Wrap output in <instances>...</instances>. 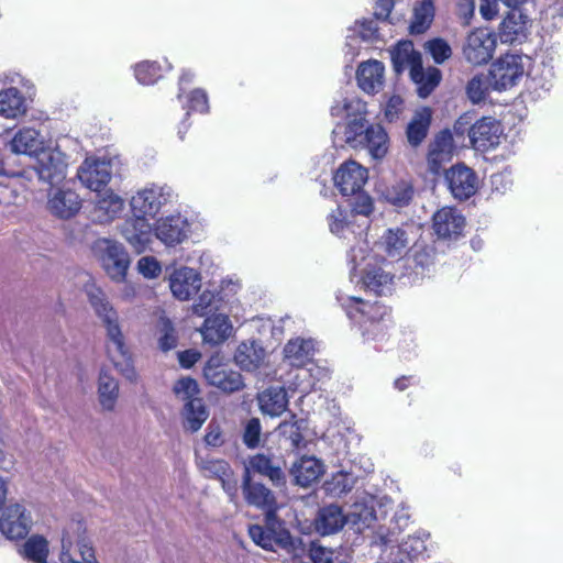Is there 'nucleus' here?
Wrapping results in <instances>:
<instances>
[{"mask_svg": "<svg viewBox=\"0 0 563 563\" xmlns=\"http://www.w3.org/2000/svg\"><path fill=\"white\" fill-rule=\"evenodd\" d=\"M10 148L15 154L37 157L34 169L41 180L53 185L64 178L62 164L54 159L52 153L45 151L38 130L30 126L19 129L10 141Z\"/></svg>", "mask_w": 563, "mask_h": 563, "instance_id": "nucleus-4", "label": "nucleus"}, {"mask_svg": "<svg viewBox=\"0 0 563 563\" xmlns=\"http://www.w3.org/2000/svg\"><path fill=\"white\" fill-rule=\"evenodd\" d=\"M368 178L367 169L354 161L345 162L334 175V184L343 196L357 194Z\"/></svg>", "mask_w": 563, "mask_h": 563, "instance_id": "nucleus-18", "label": "nucleus"}, {"mask_svg": "<svg viewBox=\"0 0 563 563\" xmlns=\"http://www.w3.org/2000/svg\"><path fill=\"white\" fill-rule=\"evenodd\" d=\"M445 179L453 197L461 201L472 197L478 188L476 174L463 164L452 166L445 173Z\"/></svg>", "mask_w": 563, "mask_h": 563, "instance_id": "nucleus-13", "label": "nucleus"}, {"mask_svg": "<svg viewBox=\"0 0 563 563\" xmlns=\"http://www.w3.org/2000/svg\"><path fill=\"white\" fill-rule=\"evenodd\" d=\"M98 393L101 406L107 410H112L118 399L119 384L103 369L99 375Z\"/></svg>", "mask_w": 563, "mask_h": 563, "instance_id": "nucleus-44", "label": "nucleus"}, {"mask_svg": "<svg viewBox=\"0 0 563 563\" xmlns=\"http://www.w3.org/2000/svg\"><path fill=\"white\" fill-rule=\"evenodd\" d=\"M173 393L184 402L181 411L184 428L190 432L198 431L209 417V410L199 396L200 388L192 377H180L174 383Z\"/></svg>", "mask_w": 563, "mask_h": 563, "instance_id": "nucleus-6", "label": "nucleus"}, {"mask_svg": "<svg viewBox=\"0 0 563 563\" xmlns=\"http://www.w3.org/2000/svg\"><path fill=\"white\" fill-rule=\"evenodd\" d=\"M261 443V422L257 418L249 419V450Z\"/></svg>", "mask_w": 563, "mask_h": 563, "instance_id": "nucleus-62", "label": "nucleus"}, {"mask_svg": "<svg viewBox=\"0 0 563 563\" xmlns=\"http://www.w3.org/2000/svg\"><path fill=\"white\" fill-rule=\"evenodd\" d=\"M496 36L487 29H476L468 34L463 45L465 59L474 65L488 63L496 49Z\"/></svg>", "mask_w": 563, "mask_h": 563, "instance_id": "nucleus-10", "label": "nucleus"}, {"mask_svg": "<svg viewBox=\"0 0 563 563\" xmlns=\"http://www.w3.org/2000/svg\"><path fill=\"white\" fill-rule=\"evenodd\" d=\"M202 373L208 385L217 387L225 394H232L244 387L241 373L229 368L219 353L209 357Z\"/></svg>", "mask_w": 563, "mask_h": 563, "instance_id": "nucleus-8", "label": "nucleus"}, {"mask_svg": "<svg viewBox=\"0 0 563 563\" xmlns=\"http://www.w3.org/2000/svg\"><path fill=\"white\" fill-rule=\"evenodd\" d=\"M209 99L207 92L201 88H196L187 95L186 109L188 117L190 112L208 113Z\"/></svg>", "mask_w": 563, "mask_h": 563, "instance_id": "nucleus-51", "label": "nucleus"}, {"mask_svg": "<svg viewBox=\"0 0 563 563\" xmlns=\"http://www.w3.org/2000/svg\"><path fill=\"white\" fill-rule=\"evenodd\" d=\"M79 180L90 190L100 192L111 179L109 165L100 159H85L78 169Z\"/></svg>", "mask_w": 563, "mask_h": 563, "instance_id": "nucleus-22", "label": "nucleus"}, {"mask_svg": "<svg viewBox=\"0 0 563 563\" xmlns=\"http://www.w3.org/2000/svg\"><path fill=\"white\" fill-rule=\"evenodd\" d=\"M354 202H353V211L357 214L368 216L373 210V201L372 198L362 191V189L357 194H353Z\"/></svg>", "mask_w": 563, "mask_h": 563, "instance_id": "nucleus-58", "label": "nucleus"}, {"mask_svg": "<svg viewBox=\"0 0 563 563\" xmlns=\"http://www.w3.org/2000/svg\"><path fill=\"white\" fill-rule=\"evenodd\" d=\"M249 332L252 333L249 342V364L256 368L265 365L267 350L273 347L274 343L282 336V329L275 327L269 318L256 317L249 320Z\"/></svg>", "mask_w": 563, "mask_h": 563, "instance_id": "nucleus-7", "label": "nucleus"}, {"mask_svg": "<svg viewBox=\"0 0 563 563\" xmlns=\"http://www.w3.org/2000/svg\"><path fill=\"white\" fill-rule=\"evenodd\" d=\"M356 481L357 475L353 471H339L324 482L323 488L328 495L340 497L351 492Z\"/></svg>", "mask_w": 563, "mask_h": 563, "instance_id": "nucleus-41", "label": "nucleus"}, {"mask_svg": "<svg viewBox=\"0 0 563 563\" xmlns=\"http://www.w3.org/2000/svg\"><path fill=\"white\" fill-rule=\"evenodd\" d=\"M258 406L264 415L278 417L288 406V397L284 387H269L257 396Z\"/></svg>", "mask_w": 563, "mask_h": 563, "instance_id": "nucleus-37", "label": "nucleus"}, {"mask_svg": "<svg viewBox=\"0 0 563 563\" xmlns=\"http://www.w3.org/2000/svg\"><path fill=\"white\" fill-rule=\"evenodd\" d=\"M134 76L142 85H154L163 77L162 66L155 60H143L134 66Z\"/></svg>", "mask_w": 563, "mask_h": 563, "instance_id": "nucleus-48", "label": "nucleus"}, {"mask_svg": "<svg viewBox=\"0 0 563 563\" xmlns=\"http://www.w3.org/2000/svg\"><path fill=\"white\" fill-rule=\"evenodd\" d=\"M282 460L271 452H262L249 456V473L253 472L267 478L276 487L286 484V474L282 467Z\"/></svg>", "mask_w": 563, "mask_h": 563, "instance_id": "nucleus-15", "label": "nucleus"}, {"mask_svg": "<svg viewBox=\"0 0 563 563\" xmlns=\"http://www.w3.org/2000/svg\"><path fill=\"white\" fill-rule=\"evenodd\" d=\"M332 117H345V124H336L333 129L335 146L347 144L352 148H367L375 159L383 158L388 150L387 133L379 124H368L366 103L357 97L344 98L331 107Z\"/></svg>", "mask_w": 563, "mask_h": 563, "instance_id": "nucleus-2", "label": "nucleus"}, {"mask_svg": "<svg viewBox=\"0 0 563 563\" xmlns=\"http://www.w3.org/2000/svg\"><path fill=\"white\" fill-rule=\"evenodd\" d=\"M453 151V140L449 131H442L431 143L428 162L432 169H437L443 162L451 158Z\"/></svg>", "mask_w": 563, "mask_h": 563, "instance_id": "nucleus-39", "label": "nucleus"}, {"mask_svg": "<svg viewBox=\"0 0 563 563\" xmlns=\"http://www.w3.org/2000/svg\"><path fill=\"white\" fill-rule=\"evenodd\" d=\"M309 556L313 563H346L344 560L339 559V553L335 550L322 547L316 542L310 544Z\"/></svg>", "mask_w": 563, "mask_h": 563, "instance_id": "nucleus-52", "label": "nucleus"}, {"mask_svg": "<svg viewBox=\"0 0 563 563\" xmlns=\"http://www.w3.org/2000/svg\"><path fill=\"white\" fill-rule=\"evenodd\" d=\"M349 212L341 207H336L332 210L327 220L328 225L332 234H335L340 238H345V232L350 231L351 223L347 220Z\"/></svg>", "mask_w": 563, "mask_h": 563, "instance_id": "nucleus-50", "label": "nucleus"}, {"mask_svg": "<svg viewBox=\"0 0 563 563\" xmlns=\"http://www.w3.org/2000/svg\"><path fill=\"white\" fill-rule=\"evenodd\" d=\"M336 300L346 311L347 317L358 324L366 341H382L387 334V307L379 302L364 301L355 296L339 294Z\"/></svg>", "mask_w": 563, "mask_h": 563, "instance_id": "nucleus-5", "label": "nucleus"}, {"mask_svg": "<svg viewBox=\"0 0 563 563\" xmlns=\"http://www.w3.org/2000/svg\"><path fill=\"white\" fill-rule=\"evenodd\" d=\"M413 262L416 267H420L422 271L429 269L434 263L433 247L416 244L413 250Z\"/></svg>", "mask_w": 563, "mask_h": 563, "instance_id": "nucleus-54", "label": "nucleus"}, {"mask_svg": "<svg viewBox=\"0 0 563 563\" xmlns=\"http://www.w3.org/2000/svg\"><path fill=\"white\" fill-rule=\"evenodd\" d=\"M201 287V275L191 267L175 268L169 276V288L178 300H189Z\"/></svg>", "mask_w": 563, "mask_h": 563, "instance_id": "nucleus-16", "label": "nucleus"}, {"mask_svg": "<svg viewBox=\"0 0 563 563\" xmlns=\"http://www.w3.org/2000/svg\"><path fill=\"white\" fill-rule=\"evenodd\" d=\"M431 123V111L422 108L416 111L407 128V139L410 145L418 146L427 136Z\"/></svg>", "mask_w": 563, "mask_h": 563, "instance_id": "nucleus-40", "label": "nucleus"}, {"mask_svg": "<svg viewBox=\"0 0 563 563\" xmlns=\"http://www.w3.org/2000/svg\"><path fill=\"white\" fill-rule=\"evenodd\" d=\"M289 473L296 485L308 487L324 473V465L314 456H301L294 462Z\"/></svg>", "mask_w": 563, "mask_h": 563, "instance_id": "nucleus-27", "label": "nucleus"}, {"mask_svg": "<svg viewBox=\"0 0 563 563\" xmlns=\"http://www.w3.org/2000/svg\"><path fill=\"white\" fill-rule=\"evenodd\" d=\"M47 207L52 214L59 219L75 217L81 208L78 194L70 189H57L48 199Z\"/></svg>", "mask_w": 563, "mask_h": 563, "instance_id": "nucleus-26", "label": "nucleus"}, {"mask_svg": "<svg viewBox=\"0 0 563 563\" xmlns=\"http://www.w3.org/2000/svg\"><path fill=\"white\" fill-rule=\"evenodd\" d=\"M26 112L23 93L16 87L0 90V115L5 119H16Z\"/></svg>", "mask_w": 563, "mask_h": 563, "instance_id": "nucleus-38", "label": "nucleus"}, {"mask_svg": "<svg viewBox=\"0 0 563 563\" xmlns=\"http://www.w3.org/2000/svg\"><path fill=\"white\" fill-rule=\"evenodd\" d=\"M404 109V100L399 96H391L385 106V118L393 122L397 120Z\"/></svg>", "mask_w": 563, "mask_h": 563, "instance_id": "nucleus-59", "label": "nucleus"}, {"mask_svg": "<svg viewBox=\"0 0 563 563\" xmlns=\"http://www.w3.org/2000/svg\"><path fill=\"white\" fill-rule=\"evenodd\" d=\"M356 80L358 87L367 95H375L384 87L385 67L376 59L363 62L357 67Z\"/></svg>", "mask_w": 563, "mask_h": 563, "instance_id": "nucleus-23", "label": "nucleus"}, {"mask_svg": "<svg viewBox=\"0 0 563 563\" xmlns=\"http://www.w3.org/2000/svg\"><path fill=\"white\" fill-rule=\"evenodd\" d=\"M205 443L209 446H220L223 442L222 432L219 424L214 422H210L207 428V433L205 434Z\"/></svg>", "mask_w": 563, "mask_h": 563, "instance_id": "nucleus-60", "label": "nucleus"}, {"mask_svg": "<svg viewBox=\"0 0 563 563\" xmlns=\"http://www.w3.org/2000/svg\"><path fill=\"white\" fill-rule=\"evenodd\" d=\"M129 264L130 258L123 246L117 243L107 246L102 255V265L112 279H124Z\"/></svg>", "mask_w": 563, "mask_h": 563, "instance_id": "nucleus-32", "label": "nucleus"}, {"mask_svg": "<svg viewBox=\"0 0 563 563\" xmlns=\"http://www.w3.org/2000/svg\"><path fill=\"white\" fill-rule=\"evenodd\" d=\"M80 555L82 559L81 561L75 560L68 550L63 549V551L60 552V555H59V561L62 563H99L95 559V551H93L92 547H89L87 544H81Z\"/></svg>", "mask_w": 563, "mask_h": 563, "instance_id": "nucleus-56", "label": "nucleus"}, {"mask_svg": "<svg viewBox=\"0 0 563 563\" xmlns=\"http://www.w3.org/2000/svg\"><path fill=\"white\" fill-rule=\"evenodd\" d=\"M411 240L404 228L387 229L376 243V252L371 253L368 243L365 240H358L350 250L349 264L351 266V279L358 278L363 286L377 295L384 292V288L391 282V275L386 273L378 265V256L399 260L409 250Z\"/></svg>", "mask_w": 563, "mask_h": 563, "instance_id": "nucleus-1", "label": "nucleus"}, {"mask_svg": "<svg viewBox=\"0 0 563 563\" xmlns=\"http://www.w3.org/2000/svg\"><path fill=\"white\" fill-rule=\"evenodd\" d=\"M500 135V123L492 117H483L475 121L468 131L472 147L479 151H487L497 146Z\"/></svg>", "mask_w": 563, "mask_h": 563, "instance_id": "nucleus-14", "label": "nucleus"}, {"mask_svg": "<svg viewBox=\"0 0 563 563\" xmlns=\"http://www.w3.org/2000/svg\"><path fill=\"white\" fill-rule=\"evenodd\" d=\"M475 3L474 0H459L457 14L465 24L470 22L474 15Z\"/></svg>", "mask_w": 563, "mask_h": 563, "instance_id": "nucleus-64", "label": "nucleus"}, {"mask_svg": "<svg viewBox=\"0 0 563 563\" xmlns=\"http://www.w3.org/2000/svg\"><path fill=\"white\" fill-rule=\"evenodd\" d=\"M155 333L159 350L168 352L177 346L178 333L173 321L166 316H161L156 322Z\"/></svg>", "mask_w": 563, "mask_h": 563, "instance_id": "nucleus-42", "label": "nucleus"}, {"mask_svg": "<svg viewBox=\"0 0 563 563\" xmlns=\"http://www.w3.org/2000/svg\"><path fill=\"white\" fill-rule=\"evenodd\" d=\"M346 523L342 508L334 504L320 508L314 519V528L322 536L336 533Z\"/></svg>", "mask_w": 563, "mask_h": 563, "instance_id": "nucleus-30", "label": "nucleus"}, {"mask_svg": "<svg viewBox=\"0 0 563 563\" xmlns=\"http://www.w3.org/2000/svg\"><path fill=\"white\" fill-rule=\"evenodd\" d=\"M216 295L210 290H203L192 306L194 313L199 317L208 316L214 307Z\"/></svg>", "mask_w": 563, "mask_h": 563, "instance_id": "nucleus-55", "label": "nucleus"}, {"mask_svg": "<svg viewBox=\"0 0 563 563\" xmlns=\"http://www.w3.org/2000/svg\"><path fill=\"white\" fill-rule=\"evenodd\" d=\"M391 62L394 70L401 74L409 69L410 77H418V67L422 64L421 54L415 49L412 42L404 41L398 43L391 51Z\"/></svg>", "mask_w": 563, "mask_h": 563, "instance_id": "nucleus-24", "label": "nucleus"}, {"mask_svg": "<svg viewBox=\"0 0 563 563\" xmlns=\"http://www.w3.org/2000/svg\"><path fill=\"white\" fill-rule=\"evenodd\" d=\"M424 47L437 64H442L452 55L451 46L442 38L428 41Z\"/></svg>", "mask_w": 563, "mask_h": 563, "instance_id": "nucleus-53", "label": "nucleus"}, {"mask_svg": "<svg viewBox=\"0 0 563 563\" xmlns=\"http://www.w3.org/2000/svg\"><path fill=\"white\" fill-rule=\"evenodd\" d=\"M474 114L466 112L462 114L454 123L453 130L456 135L468 134L470 128L473 124Z\"/></svg>", "mask_w": 563, "mask_h": 563, "instance_id": "nucleus-63", "label": "nucleus"}, {"mask_svg": "<svg viewBox=\"0 0 563 563\" xmlns=\"http://www.w3.org/2000/svg\"><path fill=\"white\" fill-rule=\"evenodd\" d=\"M528 22V16L520 10H511L500 23V41L508 44L520 43L527 35Z\"/></svg>", "mask_w": 563, "mask_h": 563, "instance_id": "nucleus-28", "label": "nucleus"}, {"mask_svg": "<svg viewBox=\"0 0 563 563\" xmlns=\"http://www.w3.org/2000/svg\"><path fill=\"white\" fill-rule=\"evenodd\" d=\"M314 350L313 340L298 336L287 342L284 347V357L289 365L300 368L312 360Z\"/></svg>", "mask_w": 563, "mask_h": 563, "instance_id": "nucleus-34", "label": "nucleus"}, {"mask_svg": "<svg viewBox=\"0 0 563 563\" xmlns=\"http://www.w3.org/2000/svg\"><path fill=\"white\" fill-rule=\"evenodd\" d=\"M385 200L396 207L408 206L413 197V188L407 181H397L383 191Z\"/></svg>", "mask_w": 563, "mask_h": 563, "instance_id": "nucleus-47", "label": "nucleus"}, {"mask_svg": "<svg viewBox=\"0 0 563 563\" xmlns=\"http://www.w3.org/2000/svg\"><path fill=\"white\" fill-rule=\"evenodd\" d=\"M419 75L410 77L411 80L417 85L418 95L422 98L428 97L441 80V71L435 67H428L424 69L422 64L418 67Z\"/></svg>", "mask_w": 563, "mask_h": 563, "instance_id": "nucleus-46", "label": "nucleus"}, {"mask_svg": "<svg viewBox=\"0 0 563 563\" xmlns=\"http://www.w3.org/2000/svg\"><path fill=\"white\" fill-rule=\"evenodd\" d=\"M489 87H492L489 75L477 74L466 85L467 98L473 103H479L487 97Z\"/></svg>", "mask_w": 563, "mask_h": 563, "instance_id": "nucleus-49", "label": "nucleus"}, {"mask_svg": "<svg viewBox=\"0 0 563 563\" xmlns=\"http://www.w3.org/2000/svg\"><path fill=\"white\" fill-rule=\"evenodd\" d=\"M163 195L157 188H146L137 191L131 199V208L136 217L154 218L163 205Z\"/></svg>", "mask_w": 563, "mask_h": 563, "instance_id": "nucleus-31", "label": "nucleus"}, {"mask_svg": "<svg viewBox=\"0 0 563 563\" xmlns=\"http://www.w3.org/2000/svg\"><path fill=\"white\" fill-rule=\"evenodd\" d=\"M124 240L137 254L143 253L152 239V225L145 217L126 219L121 228Z\"/></svg>", "mask_w": 563, "mask_h": 563, "instance_id": "nucleus-21", "label": "nucleus"}, {"mask_svg": "<svg viewBox=\"0 0 563 563\" xmlns=\"http://www.w3.org/2000/svg\"><path fill=\"white\" fill-rule=\"evenodd\" d=\"M124 208V200L112 190L96 192L95 211L100 222H108L119 217Z\"/></svg>", "mask_w": 563, "mask_h": 563, "instance_id": "nucleus-36", "label": "nucleus"}, {"mask_svg": "<svg viewBox=\"0 0 563 563\" xmlns=\"http://www.w3.org/2000/svg\"><path fill=\"white\" fill-rule=\"evenodd\" d=\"M88 296L96 313L102 319L107 328V334L111 341V345L107 347L109 357L118 371L129 379H134L136 374L132 365V356L124 342V336L118 322L117 311L103 298V294L100 289H97V292H89Z\"/></svg>", "mask_w": 563, "mask_h": 563, "instance_id": "nucleus-3", "label": "nucleus"}, {"mask_svg": "<svg viewBox=\"0 0 563 563\" xmlns=\"http://www.w3.org/2000/svg\"><path fill=\"white\" fill-rule=\"evenodd\" d=\"M249 504L255 505L265 511V522L274 525L277 503L271 489L263 484H252L249 478Z\"/></svg>", "mask_w": 563, "mask_h": 563, "instance_id": "nucleus-35", "label": "nucleus"}, {"mask_svg": "<svg viewBox=\"0 0 563 563\" xmlns=\"http://www.w3.org/2000/svg\"><path fill=\"white\" fill-rule=\"evenodd\" d=\"M523 59L517 54H506L494 62L489 69L490 85L494 90L504 91L518 84L523 76Z\"/></svg>", "mask_w": 563, "mask_h": 563, "instance_id": "nucleus-9", "label": "nucleus"}, {"mask_svg": "<svg viewBox=\"0 0 563 563\" xmlns=\"http://www.w3.org/2000/svg\"><path fill=\"white\" fill-rule=\"evenodd\" d=\"M375 504L373 495L365 492L356 494L350 511L345 515L347 523L358 531L368 528L376 520Z\"/></svg>", "mask_w": 563, "mask_h": 563, "instance_id": "nucleus-19", "label": "nucleus"}, {"mask_svg": "<svg viewBox=\"0 0 563 563\" xmlns=\"http://www.w3.org/2000/svg\"><path fill=\"white\" fill-rule=\"evenodd\" d=\"M20 553L34 563H46L48 558V542L40 534L31 536L23 544Z\"/></svg>", "mask_w": 563, "mask_h": 563, "instance_id": "nucleus-43", "label": "nucleus"}, {"mask_svg": "<svg viewBox=\"0 0 563 563\" xmlns=\"http://www.w3.org/2000/svg\"><path fill=\"white\" fill-rule=\"evenodd\" d=\"M434 18V5L431 0H422L413 8V19L410 24L412 34H421L431 25Z\"/></svg>", "mask_w": 563, "mask_h": 563, "instance_id": "nucleus-45", "label": "nucleus"}, {"mask_svg": "<svg viewBox=\"0 0 563 563\" xmlns=\"http://www.w3.org/2000/svg\"><path fill=\"white\" fill-rule=\"evenodd\" d=\"M203 342L217 346L231 335L232 324L224 314L208 316L200 329Z\"/></svg>", "mask_w": 563, "mask_h": 563, "instance_id": "nucleus-29", "label": "nucleus"}, {"mask_svg": "<svg viewBox=\"0 0 563 563\" xmlns=\"http://www.w3.org/2000/svg\"><path fill=\"white\" fill-rule=\"evenodd\" d=\"M199 467L208 478L219 479L223 489L231 498L236 495L238 481L234 478L230 464L224 460H201Z\"/></svg>", "mask_w": 563, "mask_h": 563, "instance_id": "nucleus-25", "label": "nucleus"}, {"mask_svg": "<svg viewBox=\"0 0 563 563\" xmlns=\"http://www.w3.org/2000/svg\"><path fill=\"white\" fill-rule=\"evenodd\" d=\"M137 267L140 273L146 278H155L162 272L159 262L153 256L142 257L137 263Z\"/></svg>", "mask_w": 563, "mask_h": 563, "instance_id": "nucleus-57", "label": "nucleus"}, {"mask_svg": "<svg viewBox=\"0 0 563 563\" xmlns=\"http://www.w3.org/2000/svg\"><path fill=\"white\" fill-rule=\"evenodd\" d=\"M274 525L266 527L251 526L249 527V537L255 542L256 545L265 550H274L275 547H280L288 551L295 550V540L289 531L282 528L280 522L274 517Z\"/></svg>", "mask_w": 563, "mask_h": 563, "instance_id": "nucleus-11", "label": "nucleus"}, {"mask_svg": "<svg viewBox=\"0 0 563 563\" xmlns=\"http://www.w3.org/2000/svg\"><path fill=\"white\" fill-rule=\"evenodd\" d=\"M465 227V218L455 208L443 207L432 217V229L439 239H457Z\"/></svg>", "mask_w": 563, "mask_h": 563, "instance_id": "nucleus-17", "label": "nucleus"}, {"mask_svg": "<svg viewBox=\"0 0 563 563\" xmlns=\"http://www.w3.org/2000/svg\"><path fill=\"white\" fill-rule=\"evenodd\" d=\"M201 357V353L195 349L178 352V362L183 368H191Z\"/></svg>", "mask_w": 563, "mask_h": 563, "instance_id": "nucleus-61", "label": "nucleus"}, {"mask_svg": "<svg viewBox=\"0 0 563 563\" xmlns=\"http://www.w3.org/2000/svg\"><path fill=\"white\" fill-rule=\"evenodd\" d=\"M379 36L377 23L374 19L356 21L354 26L347 30L346 47L349 54L356 55L360 49V42H373Z\"/></svg>", "mask_w": 563, "mask_h": 563, "instance_id": "nucleus-33", "label": "nucleus"}, {"mask_svg": "<svg viewBox=\"0 0 563 563\" xmlns=\"http://www.w3.org/2000/svg\"><path fill=\"white\" fill-rule=\"evenodd\" d=\"M188 231L187 219L179 214L159 219L154 228L155 236L167 246L183 243L188 236Z\"/></svg>", "mask_w": 563, "mask_h": 563, "instance_id": "nucleus-20", "label": "nucleus"}, {"mask_svg": "<svg viewBox=\"0 0 563 563\" xmlns=\"http://www.w3.org/2000/svg\"><path fill=\"white\" fill-rule=\"evenodd\" d=\"M31 530V517L20 504L4 506L0 510V532L8 540H22Z\"/></svg>", "mask_w": 563, "mask_h": 563, "instance_id": "nucleus-12", "label": "nucleus"}]
</instances>
